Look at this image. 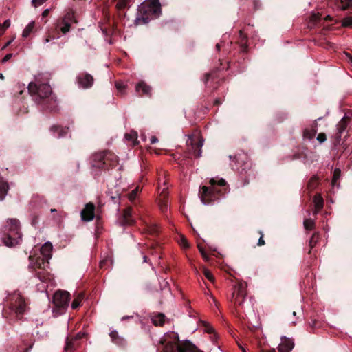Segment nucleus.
Segmentation results:
<instances>
[{"label": "nucleus", "instance_id": "f257e3e1", "mask_svg": "<svg viewBox=\"0 0 352 352\" xmlns=\"http://www.w3.org/2000/svg\"><path fill=\"white\" fill-rule=\"evenodd\" d=\"M160 342L164 345V352H201L189 341L180 343L178 334L173 331L165 333Z\"/></svg>", "mask_w": 352, "mask_h": 352}, {"label": "nucleus", "instance_id": "f03ea898", "mask_svg": "<svg viewBox=\"0 0 352 352\" xmlns=\"http://www.w3.org/2000/svg\"><path fill=\"white\" fill-rule=\"evenodd\" d=\"M210 187L203 186L199 192L201 201L205 205L209 204L214 200L216 195L221 192L217 186H224L226 181L223 179L212 178L210 180Z\"/></svg>", "mask_w": 352, "mask_h": 352}, {"label": "nucleus", "instance_id": "7ed1b4c3", "mask_svg": "<svg viewBox=\"0 0 352 352\" xmlns=\"http://www.w3.org/2000/svg\"><path fill=\"white\" fill-rule=\"evenodd\" d=\"M7 223L6 230L8 231V234L3 239V243L6 245L12 247L18 244L21 238L19 222L17 219H10Z\"/></svg>", "mask_w": 352, "mask_h": 352}, {"label": "nucleus", "instance_id": "20e7f679", "mask_svg": "<svg viewBox=\"0 0 352 352\" xmlns=\"http://www.w3.org/2000/svg\"><path fill=\"white\" fill-rule=\"evenodd\" d=\"M28 91L31 95L40 98H47L52 93V89L47 83H41L37 80L29 83Z\"/></svg>", "mask_w": 352, "mask_h": 352}, {"label": "nucleus", "instance_id": "39448f33", "mask_svg": "<svg viewBox=\"0 0 352 352\" xmlns=\"http://www.w3.org/2000/svg\"><path fill=\"white\" fill-rule=\"evenodd\" d=\"M139 11L147 15L158 17L162 12L160 0H146L139 7Z\"/></svg>", "mask_w": 352, "mask_h": 352}, {"label": "nucleus", "instance_id": "423d86ee", "mask_svg": "<svg viewBox=\"0 0 352 352\" xmlns=\"http://www.w3.org/2000/svg\"><path fill=\"white\" fill-rule=\"evenodd\" d=\"M53 250L52 244L50 242L45 243L43 246L41 248V254L43 256L42 263L38 260L36 262V265L38 267L41 268V264L43 265V268L45 267V263L47 265L49 264V260L52 257V252Z\"/></svg>", "mask_w": 352, "mask_h": 352}, {"label": "nucleus", "instance_id": "0eeeda50", "mask_svg": "<svg viewBox=\"0 0 352 352\" xmlns=\"http://www.w3.org/2000/svg\"><path fill=\"white\" fill-rule=\"evenodd\" d=\"M70 294L66 291L56 292L53 298L54 305L58 307L64 308L69 303Z\"/></svg>", "mask_w": 352, "mask_h": 352}, {"label": "nucleus", "instance_id": "6e6552de", "mask_svg": "<svg viewBox=\"0 0 352 352\" xmlns=\"http://www.w3.org/2000/svg\"><path fill=\"white\" fill-rule=\"evenodd\" d=\"M245 287H246L245 283H242V282L238 283L235 285L234 290L233 292V296H232L233 301L234 302V303L241 304L242 301L240 300L239 299V297L244 298V296H245Z\"/></svg>", "mask_w": 352, "mask_h": 352}, {"label": "nucleus", "instance_id": "1a4fd4ad", "mask_svg": "<svg viewBox=\"0 0 352 352\" xmlns=\"http://www.w3.org/2000/svg\"><path fill=\"white\" fill-rule=\"evenodd\" d=\"M74 19L73 13H67L65 14L63 20L58 23L57 26L60 28L63 34H66L70 30L72 22Z\"/></svg>", "mask_w": 352, "mask_h": 352}, {"label": "nucleus", "instance_id": "9d476101", "mask_svg": "<svg viewBox=\"0 0 352 352\" xmlns=\"http://www.w3.org/2000/svg\"><path fill=\"white\" fill-rule=\"evenodd\" d=\"M95 206L93 204L89 203L85 205V208L81 212V218L83 221H90L94 218Z\"/></svg>", "mask_w": 352, "mask_h": 352}, {"label": "nucleus", "instance_id": "9b49d317", "mask_svg": "<svg viewBox=\"0 0 352 352\" xmlns=\"http://www.w3.org/2000/svg\"><path fill=\"white\" fill-rule=\"evenodd\" d=\"M25 303L20 295L16 296L15 302L12 303L11 308L16 314H21L25 310Z\"/></svg>", "mask_w": 352, "mask_h": 352}, {"label": "nucleus", "instance_id": "f8f14e48", "mask_svg": "<svg viewBox=\"0 0 352 352\" xmlns=\"http://www.w3.org/2000/svg\"><path fill=\"white\" fill-rule=\"evenodd\" d=\"M78 82L82 88H89L93 85L94 78L91 75L85 74L78 77Z\"/></svg>", "mask_w": 352, "mask_h": 352}, {"label": "nucleus", "instance_id": "ddd939ff", "mask_svg": "<svg viewBox=\"0 0 352 352\" xmlns=\"http://www.w3.org/2000/svg\"><path fill=\"white\" fill-rule=\"evenodd\" d=\"M294 344L292 340L289 338H282V341L278 346L279 352H290L294 348Z\"/></svg>", "mask_w": 352, "mask_h": 352}, {"label": "nucleus", "instance_id": "4468645a", "mask_svg": "<svg viewBox=\"0 0 352 352\" xmlns=\"http://www.w3.org/2000/svg\"><path fill=\"white\" fill-rule=\"evenodd\" d=\"M132 210L130 208L125 209L123 212L122 223L124 226H129L133 223V219H131Z\"/></svg>", "mask_w": 352, "mask_h": 352}, {"label": "nucleus", "instance_id": "2eb2a0df", "mask_svg": "<svg viewBox=\"0 0 352 352\" xmlns=\"http://www.w3.org/2000/svg\"><path fill=\"white\" fill-rule=\"evenodd\" d=\"M135 90L138 93H140L141 91L142 94L150 95L151 88L150 86L147 85L144 82H140L136 85Z\"/></svg>", "mask_w": 352, "mask_h": 352}, {"label": "nucleus", "instance_id": "dca6fc26", "mask_svg": "<svg viewBox=\"0 0 352 352\" xmlns=\"http://www.w3.org/2000/svg\"><path fill=\"white\" fill-rule=\"evenodd\" d=\"M314 204L315 207L314 213L317 214L324 206V200L320 194L314 196Z\"/></svg>", "mask_w": 352, "mask_h": 352}, {"label": "nucleus", "instance_id": "f3484780", "mask_svg": "<svg viewBox=\"0 0 352 352\" xmlns=\"http://www.w3.org/2000/svg\"><path fill=\"white\" fill-rule=\"evenodd\" d=\"M79 346V342L77 340H74V337L72 338H67L66 342V346L65 351L66 352L75 350Z\"/></svg>", "mask_w": 352, "mask_h": 352}, {"label": "nucleus", "instance_id": "a211bd4d", "mask_svg": "<svg viewBox=\"0 0 352 352\" xmlns=\"http://www.w3.org/2000/svg\"><path fill=\"white\" fill-rule=\"evenodd\" d=\"M112 341L118 345H124L125 344L124 339L118 335L117 331L113 330L109 334Z\"/></svg>", "mask_w": 352, "mask_h": 352}, {"label": "nucleus", "instance_id": "6ab92c4d", "mask_svg": "<svg viewBox=\"0 0 352 352\" xmlns=\"http://www.w3.org/2000/svg\"><path fill=\"white\" fill-rule=\"evenodd\" d=\"M204 144V141L202 140H199L198 142H195L192 145V148H195L194 155L197 157H199L201 155V147Z\"/></svg>", "mask_w": 352, "mask_h": 352}, {"label": "nucleus", "instance_id": "aec40b11", "mask_svg": "<svg viewBox=\"0 0 352 352\" xmlns=\"http://www.w3.org/2000/svg\"><path fill=\"white\" fill-rule=\"evenodd\" d=\"M153 323L156 326H162L165 322V316L162 314H159L152 318Z\"/></svg>", "mask_w": 352, "mask_h": 352}, {"label": "nucleus", "instance_id": "412c9836", "mask_svg": "<svg viewBox=\"0 0 352 352\" xmlns=\"http://www.w3.org/2000/svg\"><path fill=\"white\" fill-rule=\"evenodd\" d=\"M8 184L6 182H0V200L2 201L7 195L8 190Z\"/></svg>", "mask_w": 352, "mask_h": 352}, {"label": "nucleus", "instance_id": "4be33fe9", "mask_svg": "<svg viewBox=\"0 0 352 352\" xmlns=\"http://www.w3.org/2000/svg\"><path fill=\"white\" fill-rule=\"evenodd\" d=\"M34 21H31L30 23H29L28 25L25 27V28L23 30L22 36L23 37H28L34 30Z\"/></svg>", "mask_w": 352, "mask_h": 352}, {"label": "nucleus", "instance_id": "5701e85b", "mask_svg": "<svg viewBox=\"0 0 352 352\" xmlns=\"http://www.w3.org/2000/svg\"><path fill=\"white\" fill-rule=\"evenodd\" d=\"M125 138L128 141L131 142L133 145H135L136 142H137V138H138V134L135 131H131L125 135Z\"/></svg>", "mask_w": 352, "mask_h": 352}, {"label": "nucleus", "instance_id": "b1692460", "mask_svg": "<svg viewBox=\"0 0 352 352\" xmlns=\"http://www.w3.org/2000/svg\"><path fill=\"white\" fill-rule=\"evenodd\" d=\"M51 130L52 131H54V133H56V132L58 133V135H57L58 138L62 137L67 133V129L61 128L58 126H52Z\"/></svg>", "mask_w": 352, "mask_h": 352}, {"label": "nucleus", "instance_id": "393cba45", "mask_svg": "<svg viewBox=\"0 0 352 352\" xmlns=\"http://www.w3.org/2000/svg\"><path fill=\"white\" fill-rule=\"evenodd\" d=\"M340 175H341L340 170L339 168H336L333 171V179H332V182H331V184L333 186H336L337 185V182L340 178Z\"/></svg>", "mask_w": 352, "mask_h": 352}, {"label": "nucleus", "instance_id": "a878e982", "mask_svg": "<svg viewBox=\"0 0 352 352\" xmlns=\"http://www.w3.org/2000/svg\"><path fill=\"white\" fill-rule=\"evenodd\" d=\"M10 26V20H6L3 24L0 23V35H2L6 30Z\"/></svg>", "mask_w": 352, "mask_h": 352}, {"label": "nucleus", "instance_id": "bb28decb", "mask_svg": "<svg viewBox=\"0 0 352 352\" xmlns=\"http://www.w3.org/2000/svg\"><path fill=\"white\" fill-rule=\"evenodd\" d=\"M178 242L181 246L184 248H187L189 247L188 242L187 239L185 238L184 235H180L179 239H178Z\"/></svg>", "mask_w": 352, "mask_h": 352}, {"label": "nucleus", "instance_id": "cd10ccee", "mask_svg": "<svg viewBox=\"0 0 352 352\" xmlns=\"http://www.w3.org/2000/svg\"><path fill=\"white\" fill-rule=\"evenodd\" d=\"M340 5L338 7L342 10H346L351 4V0H339Z\"/></svg>", "mask_w": 352, "mask_h": 352}, {"label": "nucleus", "instance_id": "c85d7f7f", "mask_svg": "<svg viewBox=\"0 0 352 352\" xmlns=\"http://www.w3.org/2000/svg\"><path fill=\"white\" fill-rule=\"evenodd\" d=\"M129 0H118L116 8L119 10L125 8L127 6Z\"/></svg>", "mask_w": 352, "mask_h": 352}, {"label": "nucleus", "instance_id": "c756f323", "mask_svg": "<svg viewBox=\"0 0 352 352\" xmlns=\"http://www.w3.org/2000/svg\"><path fill=\"white\" fill-rule=\"evenodd\" d=\"M314 222L311 219H307L304 221V226L307 230H311L314 228Z\"/></svg>", "mask_w": 352, "mask_h": 352}, {"label": "nucleus", "instance_id": "7c9ffc66", "mask_svg": "<svg viewBox=\"0 0 352 352\" xmlns=\"http://www.w3.org/2000/svg\"><path fill=\"white\" fill-rule=\"evenodd\" d=\"M342 25L344 27L352 28V16H347L342 20Z\"/></svg>", "mask_w": 352, "mask_h": 352}, {"label": "nucleus", "instance_id": "2f4dec72", "mask_svg": "<svg viewBox=\"0 0 352 352\" xmlns=\"http://www.w3.org/2000/svg\"><path fill=\"white\" fill-rule=\"evenodd\" d=\"M149 21V19L148 17L141 16V17H137L135 19V23L137 25H142L147 23Z\"/></svg>", "mask_w": 352, "mask_h": 352}, {"label": "nucleus", "instance_id": "473e14b6", "mask_svg": "<svg viewBox=\"0 0 352 352\" xmlns=\"http://www.w3.org/2000/svg\"><path fill=\"white\" fill-rule=\"evenodd\" d=\"M318 183V178L316 177H312L308 183V188L314 189L316 188Z\"/></svg>", "mask_w": 352, "mask_h": 352}, {"label": "nucleus", "instance_id": "72a5a7b5", "mask_svg": "<svg viewBox=\"0 0 352 352\" xmlns=\"http://www.w3.org/2000/svg\"><path fill=\"white\" fill-rule=\"evenodd\" d=\"M81 299H82V296H79L76 299L74 300V301L72 303V309H75L80 306Z\"/></svg>", "mask_w": 352, "mask_h": 352}, {"label": "nucleus", "instance_id": "f704fd0d", "mask_svg": "<svg viewBox=\"0 0 352 352\" xmlns=\"http://www.w3.org/2000/svg\"><path fill=\"white\" fill-rule=\"evenodd\" d=\"M204 273L205 276L207 278V279H208L211 282L214 281V278L213 275L208 270L204 269Z\"/></svg>", "mask_w": 352, "mask_h": 352}, {"label": "nucleus", "instance_id": "c9c22d12", "mask_svg": "<svg viewBox=\"0 0 352 352\" xmlns=\"http://www.w3.org/2000/svg\"><path fill=\"white\" fill-rule=\"evenodd\" d=\"M160 206L161 210L164 212L165 210L168 208V202L166 200H162L160 203Z\"/></svg>", "mask_w": 352, "mask_h": 352}, {"label": "nucleus", "instance_id": "e433bc0d", "mask_svg": "<svg viewBox=\"0 0 352 352\" xmlns=\"http://www.w3.org/2000/svg\"><path fill=\"white\" fill-rule=\"evenodd\" d=\"M139 191V188H136L135 189H134L129 195V198L131 201H133L135 199L136 197V195L138 194Z\"/></svg>", "mask_w": 352, "mask_h": 352}, {"label": "nucleus", "instance_id": "4c0bfd02", "mask_svg": "<svg viewBox=\"0 0 352 352\" xmlns=\"http://www.w3.org/2000/svg\"><path fill=\"white\" fill-rule=\"evenodd\" d=\"M320 19V16L318 14H312L310 16V21L315 24Z\"/></svg>", "mask_w": 352, "mask_h": 352}, {"label": "nucleus", "instance_id": "58836bf2", "mask_svg": "<svg viewBox=\"0 0 352 352\" xmlns=\"http://www.w3.org/2000/svg\"><path fill=\"white\" fill-rule=\"evenodd\" d=\"M47 0H32V3L34 7H37L43 4Z\"/></svg>", "mask_w": 352, "mask_h": 352}, {"label": "nucleus", "instance_id": "ea45409f", "mask_svg": "<svg viewBox=\"0 0 352 352\" xmlns=\"http://www.w3.org/2000/svg\"><path fill=\"white\" fill-rule=\"evenodd\" d=\"M317 140L322 143L326 140V135L324 133H319L317 137Z\"/></svg>", "mask_w": 352, "mask_h": 352}, {"label": "nucleus", "instance_id": "a19ab883", "mask_svg": "<svg viewBox=\"0 0 352 352\" xmlns=\"http://www.w3.org/2000/svg\"><path fill=\"white\" fill-rule=\"evenodd\" d=\"M197 247H198V248L199 250V252L201 254V256L204 258V259L208 260V256H207V254L205 252V251L204 250V249L199 244L197 245Z\"/></svg>", "mask_w": 352, "mask_h": 352}, {"label": "nucleus", "instance_id": "79ce46f5", "mask_svg": "<svg viewBox=\"0 0 352 352\" xmlns=\"http://www.w3.org/2000/svg\"><path fill=\"white\" fill-rule=\"evenodd\" d=\"M116 87L118 89V91H120V92L122 91V90L124 89L125 88V85L123 84V83H121V82H117L116 83Z\"/></svg>", "mask_w": 352, "mask_h": 352}, {"label": "nucleus", "instance_id": "37998d69", "mask_svg": "<svg viewBox=\"0 0 352 352\" xmlns=\"http://www.w3.org/2000/svg\"><path fill=\"white\" fill-rule=\"evenodd\" d=\"M13 54H6L4 58L2 59V63H5L6 62H7L8 60H10L12 57Z\"/></svg>", "mask_w": 352, "mask_h": 352}, {"label": "nucleus", "instance_id": "c03bdc74", "mask_svg": "<svg viewBox=\"0 0 352 352\" xmlns=\"http://www.w3.org/2000/svg\"><path fill=\"white\" fill-rule=\"evenodd\" d=\"M164 290L165 294L170 295V289L168 285V283H166V282L165 283V286H164Z\"/></svg>", "mask_w": 352, "mask_h": 352}, {"label": "nucleus", "instance_id": "a18cd8bd", "mask_svg": "<svg viewBox=\"0 0 352 352\" xmlns=\"http://www.w3.org/2000/svg\"><path fill=\"white\" fill-rule=\"evenodd\" d=\"M84 336H85L84 333L80 332L78 334H76V336L75 337H74V340H77L78 341V340L82 338Z\"/></svg>", "mask_w": 352, "mask_h": 352}, {"label": "nucleus", "instance_id": "49530a36", "mask_svg": "<svg viewBox=\"0 0 352 352\" xmlns=\"http://www.w3.org/2000/svg\"><path fill=\"white\" fill-rule=\"evenodd\" d=\"M264 244H265V241L263 240V234H261L260 239H258V245L261 246V245H263Z\"/></svg>", "mask_w": 352, "mask_h": 352}, {"label": "nucleus", "instance_id": "de8ad7c7", "mask_svg": "<svg viewBox=\"0 0 352 352\" xmlns=\"http://www.w3.org/2000/svg\"><path fill=\"white\" fill-rule=\"evenodd\" d=\"M49 12H50L49 9H45V10L43 12V13H42V16H43V17H45V16H47L48 15Z\"/></svg>", "mask_w": 352, "mask_h": 352}, {"label": "nucleus", "instance_id": "09e8293b", "mask_svg": "<svg viewBox=\"0 0 352 352\" xmlns=\"http://www.w3.org/2000/svg\"><path fill=\"white\" fill-rule=\"evenodd\" d=\"M157 142V138L155 136H153L151 138V144H155Z\"/></svg>", "mask_w": 352, "mask_h": 352}, {"label": "nucleus", "instance_id": "8fccbe9b", "mask_svg": "<svg viewBox=\"0 0 352 352\" xmlns=\"http://www.w3.org/2000/svg\"><path fill=\"white\" fill-rule=\"evenodd\" d=\"M11 43H12V41H10L7 42L6 43V45L3 47L2 49H5L6 47H7Z\"/></svg>", "mask_w": 352, "mask_h": 352}, {"label": "nucleus", "instance_id": "3c124183", "mask_svg": "<svg viewBox=\"0 0 352 352\" xmlns=\"http://www.w3.org/2000/svg\"><path fill=\"white\" fill-rule=\"evenodd\" d=\"M48 42H50V38H45V43H47Z\"/></svg>", "mask_w": 352, "mask_h": 352}, {"label": "nucleus", "instance_id": "603ef678", "mask_svg": "<svg viewBox=\"0 0 352 352\" xmlns=\"http://www.w3.org/2000/svg\"><path fill=\"white\" fill-rule=\"evenodd\" d=\"M216 47H217V49L218 50H220V45L219 44H217Z\"/></svg>", "mask_w": 352, "mask_h": 352}, {"label": "nucleus", "instance_id": "864d4df0", "mask_svg": "<svg viewBox=\"0 0 352 352\" xmlns=\"http://www.w3.org/2000/svg\"><path fill=\"white\" fill-rule=\"evenodd\" d=\"M4 78V76L2 74H0V79L3 80Z\"/></svg>", "mask_w": 352, "mask_h": 352}, {"label": "nucleus", "instance_id": "5fc2aeb1", "mask_svg": "<svg viewBox=\"0 0 352 352\" xmlns=\"http://www.w3.org/2000/svg\"><path fill=\"white\" fill-rule=\"evenodd\" d=\"M208 332H212V327H210V329H208Z\"/></svg>", "mask_w": 352, "mask_h": 352}, {"label": "nucleus", "instance_id": "6e6d98bb", "mask_svg": "<svg viewBox=\"0 0 352 352\" xmlns=\"http://www.w3.org/2000/svg\"><path fill=\"white\" fill-rule=\"evenodd\" d=\"M269 352H276V351L274 349H273L270 350Z\"/></svg>", "mask_w": 352, "mask_h": 352}, {"label": "nucleus", "instance_id": "4d7b16f0", "mask_svg": "<svg viewBox=\"0 0 352 352\" xmlns=\"http://www.w3.org/2000/svg\"><path fill=\"white\" fill-rule=\"evenodd\" d=\"M144 261L146 262V256H144Z\"/></svg>", "mask_w": 352, "mask_h": 352}, {"label": "nucleus", "instance_id": "13d9d810", "mask_svg": "<svg viewBox=\"0 0 352 352\" xmlns=\"http://www.w3.org/2000/svg\"><path fill=\"white\" fill-rule=\"evenodd\" d=\"M54 211H56V210H55V209H52V210H51V212H54Z\"/></svg>", "mask_w": 352, "mask_h": 352}, {"label": "nucleus", "instance_id": "bf43d9fd", "mask_svg": "<svg viewBox=\"0 0 352 352\" xmlns=\"http://www.w3.org/2000/svg\"><path fill=\"white\" fill-rule=\"evenodd\" d=\"M349 59H350L351 62L352 63V56H349Z\"/></svg>", "mask_w": 352, "mask_h": 352}, {"label": "nucleus", "instance_id": "052dcab7", "mask_svg": "<svg viewBox=\"0 0 352 352\" xmlns=\"http://www.w3.org/2000/svg\"><path fill=\"white\" fill-rule=\"evenodd\" d=\"M296 311H293V315L296 316Z\"/></svg>", "mask_w": 352, "mask_h": 352}]
</instances>
